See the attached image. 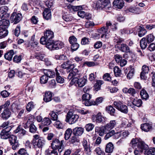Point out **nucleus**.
<instances>
[{
  "label": "nucleus",
  "instance_id": "4468645a",
  "mask_svg": "<svg viewBox=\"0 0 155 155\" xmlns=\"http://www.w3.org/2000/svg\"><path fill=\"white\" fill-rule=\"evenodd\" d=\"M11 115V112L10 110L8 109H5L3 111L0 116L3 120H6L10 117Z\"/></svg>",
  "mask_w": 155,
  "mask_h": 155
},
{
  "label": "nucleus",
  "instance_id": "f8f14e48",
  "mask_svg": "<svg viewBox=\"0 0 155 155\" xmlns=\"http://www.w3.org/2000/svg\"><path fill=\"white\" fill-rule=\"evenodd\" d=\"M108 131L105 125L101 126L100 127H97L96 129V131L97 132L99 135L101 136L104 135L105 133Z\"/></svg>",
  "mask_w": 155,
  "mask_h": 155
},
{
  "label": "nucleus",
  "instance_id": "e2e57ef3",
  "mask_svg": "<svg viewBox=\"0 0 155 155\" xmlns=\"http://www.w3.org/2000/svg\"><path fill=\"white\" fill-rule=\"evenodd\" d=\"M114 57L115 61L118 63L122 59V56L118 54L115 55Z\"/></svg>",
  "mask_w": 155,
  "mask_h": 155
},
{
  "label": "nucleus",
  "instance_id": "cd10ccee",
  "mask_svg": "<svg viewBox=\"0 0 155 155\" xmlns=\"http://www.w3.org/2000/svg\"><path fill=\"white\" fill-rule=\"evenodd\" d=\"M140 94L142 99H145L146 100L148 99L149 97L148 93L144 89H142L141 90L140 92Z\"/></svg>",
  "mask_w": 155,
  "mask_h": 155
},
{
  "label": "nucleus",
  "instance_id": "1a4fd4ad",
  "mask_svg": "<svg viewBox=\"0 0 155 155\" xmlns=\"http://www.w3.org/2000/svg\"><path fill=\"white\" fill-rule=\"evenodd\" d=\"M93 122L97 123H102L104 122V118L100 112H99L96 115H93L92 117Z\"/></svg>",
  "mask_w": 155,
  "mask_h": 155
},
{
  "label": "nucleus",
  "instance_id": "ea45409f",
  "mask_svg": "<svg viewBox=\"0 0 155 155\" xmlns=\"http://www.w3.org/2000/svg\"><path fill=\"white\" fill-rule=\"evenodd\" d=\"M114 104L115 107L119 110L120 109H121L120 107L123 104L120 101H117L114 102Z\"/></svg>",
  "mask_w": 155,
  "mask_h": 155
},
{
  "label": "nucleus",
  "instance_id": "4be33fe9",
  "mask_svg": "<svg viewBox=\"0 0 155 155\" xmlns=\"http://www.w3.org/2000/svg\"><path fill=\"white\" fill-rule=\"evenodd\" d=\"M74 65L73 64L70 63L69 61H67L61 65V67L63 69H69L71 68V67Z\"/></svg>",
  "mask_w": 155,
  "mask_h": 155
},
{
  "label": "nucleus",
  "instance_id": "ddd939ff",
  "mask_svg": "<svg viewBox=\"0 0 155 155\" xmlns=\"http://www.w3.org/2000/svg\"><path fill=\"white\" fill-rule=\"evenodd\" d=\"M84 131L83 127H77L73 129V133L74 136H81L83 133Z\"/></svg>",
  "mask_w": 155,
  "mask_h": 155
},
{
  "label": "nucleus",
  "instance_id": "7c9ffc66",
  "mask_svg": "<svg viewBox=\"0 0 155 155\" xmlns=\"http://www.w3.org/2000/svg\"><path fill=\"white\" fill-rule=\"evenodd\" d=\"M56 80L57 82L61 84L63 83L64 82V79L59 75V74L57 71L56 72Z\"/></svg>",
  "mask_w": 155,
  "mask_h": 155
},
{
  "label": "nucleus",
  "instance_id": "338daca9",
  "mask_svg": "<svg viewBox=\"0 0 155 155\" xmlns=\"http://www.w3.org/2000/svg\"><path fill=\"white\" fill-rule=\"evenodd\" d=\"M84 64L86 65L89 67L94 66L96 65L95 63L93 61H85L84 62Z\"/></svg>",
  "mask_w": 155,
  "mask_h": 155
},
{
  "label": "nucleus",
  "instance_id": "72a5a7b5",
  "mask_svg": "<svg viewBox=\"0 0 155 155\" xmlns=\"http://www.w3.org/2000/svg\"><path fill=\"white\" fill-rule=\"evenodd\" d=\"M48 79V75H43L40 79V82L41 84H45L47 82Z\"/></svg>",
  "mask_w": 155,
  "mask_h": 155
},
{
  "label": "nucleus",
  "instance_id": "dca6fc26",
  "mask_svg": "<svg viewBox=\"0 0 155 155\" xmlns=\"http://www.w3.org/2000/svg\"><path fill=\"white\" fill-rule=\"evenodd\" d=\"M117 123L115 120H110V122L105 125L108 131H110L114 128Z\"/></svg>",
  "mask_w": 155,
  "mask_h": 155
},
{
  "label": "nucleus",
  "instance_id": "5701e85b",
  "mask_svg": "<svg viewBox=\"0 0 155 155\" xmlns=\"http://www.w3.org/2000/svg\"><path fill=\"white\" fill-rule=\"evenodd\" d=\"M148 147L145 150V154L146 155H155V148L148 149Z\"/></svg>",
  "mask_w": 155,
  "mask_h": 155
},
{
  "label": "nucleus",
  "instance_id": "a18cd8bd",
  "mask_svg": "<svg viewBox=\"0 0 155 155\" xmlns=\"http://www.w3.org/2000/svg\"><path fill=\"white\" fill-rule=\"evenodd\" d=\"M78 15L81 18H84L85 16L86 18L87 19H89L91 17H89V15H86L85 12L84 11H80L78 12Z\"/></svg>",
  "mask_w": 155,
  "mask_h": 155
},
{
  "label": "nucleus",
  "instance_id": "e433bc0d",
  "mask_svg": "<svg viewBox=\"0 0 155 155\" xmlns=\"http://www.w3.org/2000/svg\"><path fill=\"white\" fill-rule=\"evenodd\" d=\"M106 26L105 27L108 30L110 29H112L113 30L117 29V28L116 26H115L114 28H113V25H112L110 21H107L106 24Z\"/></svg>",
  "mask_w": 155,
  "mask_h": 155
},
{
  "label": "nucleus",
  "instance_id": "a19ab883",
  "mask_svg": "<svg viewBox=\"0 0 155 155\" xmlns=\"http://www.w3.org/2000/svg\"><path fill=\"white\" fill-rule=\"evenodd\" d=\"M114 104L115 107L119 110L120 109H121L120 107L123 104L120 101H117L114 102Z\"/></svg>",
  "mask_w": 155,
  "mask_h": 155
},
{
  "label": "nucleus",
  "instance_id": "aec40b11",
  "mask_svg": "<svg viewBox=\"0 0 155 155\" xmlns=\"http://www.w3.org/2000/svg\"><path fill=\"white\" fill-rule=\"evenodd\" d=\"M114 146L111 142H109L106 145L105 152L107 153H111L113 151Z\"/></svg>",
  "mask_w": 155,
  "mask_h": 155
},
{
  "label": "nucleus",
  "instance_id": "9d476101",
  "mask_svg": "<svg viewBox=\"0 0 155 155\" xmlns=\"http://www.w3.org/2000/svg\"><path fill=\"white\" fill-rule=\"evenodd\" d=\"M48 30L46 31L44 33V36L41 38L40 40L41 44L45 45L47 48H48Z\"/></svg>",
  "mask_w": 155,
  "mask_h": 155
},
{
  "label": "nucleus",
  "instance_id": "6ab92c4d",
  "mask_svg": "<svg viewBox=\"0 0 155 155\" xmlns=\"http://www.w3.org/2000/svg\"><path fill=\"white\" fill-rule=\"evenodd\" d=\"M14 54L13 50H11L5 54L4 58L7 60L10 61L12 60Z\"/></svg>",
  "mask_w": 155,
  "mask_h": 155
},
{
  "label": "nucleus",
  "instance_id": "774afa93",
  "mask_svg": "<svg viewBox=\"0 0 155 155\" xmlns=\"http://www.w3.org/2000/svg\"><path fill=\"white\" fill-rule=\"evenodd\" d=\"M38 43L36 41H34L33 42L29 44L28 46L29 48L30 49H32L34 48L35 47L36 45H38Z\"/></svg>",
  "mask_w": 155,
  "mask_h": 155
},
{
  "label": "nucleus",
  "instance_id": "4d7b16f0",
  "mask_svg": "<svg viewBox=\"0 0 155 155\" xmlns=\"http://www.w3.org/2000/svg\"><path fill=\"white\" fill-rule=\"evenodd\" d=\"M91 98V95L88 93L85 94L82 96V99L83 100H90Z\"/></svg>",
  "mask_w": 155,
  "mask_h": 155
},
{
  "label": "nucleus",
  "instance_id": "c85d7f7f",
  "mask_svg": "<svg viewBox=\"0 0 155 155\" xmlns=\"http://www.w3.org/2000/svg\"><path fill=\"white\" fill-rule=\"evenodd\" d=\"M103 84V81H98L95 84L94 86V89L95 91H97L100 89L101 85Z\"/></svg>",
  "mask_w": 155,
  "mask_h": 155
},
{
  "label": "nucleus",
  "instance_id": "c03bdc74",
  "mask_svg": "<svg viewBox=\"0 0 155 155\" xmlns=\"http://www.w3.org/2000/svg\"><path fill=\"white\" fill-rule=\"evenodd\" d=\"M139 27V29L140 30L138 31V35L139 37H142L146 33L147 31L145 29L140 27Z\"/></svg>",
  "mask_w": 155,
  "mask_h": 155
},
{
  "label": "nucleus",
  "instance_id": "37998d69",
  "mask_svg": "<svg viewBox=\"0 0 155 155\" xmlns=\"http://www.w3.org/2000/svg\"><path fill=\"white\" fill-rule=\"evenodd\" d=\"M43 18L47 20H48V9L45 8L44 9L42 13Z\"/></svg>",
  "mask_w": 155,
  "mask_h": 155
},
{
  "label": "nucleus",
  "instance_id": "393cba45",
  "mask_svg": "<svg viewBox=\"0 0 155 155\" xmlns=\"http://www.w3.org/2000/svg\"><path fill=\"white\" fill-rule=\"evenodd\" d=\"M72 131L71 128H68L65 131L64 134V139L65 140H68L70 137Z\"/></svg>",
  "mask_w": 155,
  "mask_h": 155
},
{
  "label": "nucleus",
  "instance_id": "13d9d810",
  "mask_svg": "<svg viewBox=\"0 0 155 155\" xmlns=\"http://www.w3.org/2000/svg\"><path fill=\"white\" fill-rule=\"evenodd\" d=\"M103 78L104 80L107 81H110L111 80L110 74L108 73H106L104 75Z\"/></svg>",
  "mask_w": 155,
  "mask_h": 155
},
{
  "label": "nucleus",
  "instance_id": "f03ea898",
  "mask_svg": "<svg viewBox=\"0 0 155 155\" xmlns=\"http://www.w3.org/2000/svg\"><path fill=\"white\" fill-rule=\"evenodd\" d=\"M130 144L133 148H138L141 150V148L144 150L148 147V145L141 140L138 138H133L131 140Z\"/></svg>",
  "mask_w": 155,
  "mask_h": 155
},
{
  "label": "nucleus",
  "instance_id": "052dcab7",
  "mask_svg": "<svg viewBox=\"0 0 155 155\" xmlns=\"http://www.w3.org/2000/svg\"><path fill=\"white\" fill-rule=\"evenodd\" d=\"M134 74V69H131L127 74V77L129 79H131L133 76Z\"/></svg>",
  "mask_w": 155,
  "mask_h": 155
},
{
  "label": "nucleus",
  "instance_id": "0e129e2a",
  "mask_svg": "<svg viewBox=\"0 0 155 155\" xmlns=\"http://www.w3.org/2000/svg\"><path fill=\"white\" fill-rule=\"evenodd\" d=\"M37 128L34 125V124H32L29 127V131L30 132L32 133H35L37 130Z\"/></svg>",
  "mask_w": 155,
  "mask_h": 155
},
{
  "label": "nucleus",
  "instance_id": "39448f33",
  "mask_svg": "<svg viewBox=\"0 0 155 155\" xmlns=\"http://www.w3.org/2000/svg\"><path fill=\"white\" fill-rule=\"evenodd\" d=\"M82 143L85 153L88 155L91 154V151L89 140L84 138Z\"/></svg>",
  "mask_w": 155,
  "mask_h": 155
},
{
  "label": "nucleus",
  "instance_id": "4c0bfd02",
  "mask_svg": "<svg viewBox=\"0 0 155 155\" xmlns=\"http://www.w3.org/2000/svg\"><path fill=\"white\" fill-rule=\"evenodd\" d=\"M45 141L41 139H39L34 146H37L39 148H41L45 144Z\"/></svg>",
  "mask_w": 155,
  "mask_h": 155
},
{
  "label": "nucleus",
  "instance_id": "0eeeda50",
  "mask_svg": "<svg viewBox=\"0 0 155 155\" xmlns=\"http://www.w3.org/2000/svg\"><path fill=\"white\" fill-rule=\"evenodd\" d=\"M8 138L10 144L12 146V149L13 150H16L19 146L16 137L13 135H10Z\"/></svg>",
  "mask_w": 155,
  "mask_h": 155
},
{
  "label": "nucleus",
  "instance_id": "b1692460",
  "mask_svg": "<svg viewBox=\"0 0 155 155\" xmlns=\"http://www.w3.org/2000/svg\"><path fill=\"white\" fill-rule=\"evenodd\" d=\"M134 105L138 107H140L142 104V101L140 99H138L137 98H135L132 102Z\"/></svg>",
  "mask_w": 155,
  "mask_h": 155
},
{
  "label": "nucleus",
  "instance_id": "69168bd1",
  "mask_svg": "<svg viewBox=\"0 0 155 155\" xmlns=\"http://www.w3.org/2000/svg\"><path fill=\"white\" fill-rule=\"evenodd\" d=\"M51 119L53 121H56L58 120V116L55 112H52L51 114Z\"/></svg>",
  "mask_w": 155,
  "mask_h": 155
},
{
  "label": "nucleus",
  "instance_id": "864d4df0",
  "mask_svg": "<svg viewBox=\"0 0 155 155\" xmlns=\"http://www.w3.org/2000/svg\"><path fill=\"white\" fill-rule=\"evenodd\" d=\"M94 127V125L91 123L87 124L85 126L86 129L87 131H90L92 130Z\"/></svg>",
  "mask_w": 155,
  "mask_h": 155
},
{
  "label": "nucleus",
  "instance_id": "6e6552de",
  "mask_svg": "<svg viewBox=\"0 0 155 155\" xmlns=\"http://www.w3.org/2000/svg\"><path fill=\"white\" fill-rule=\"evenodd\" d=\"M22 18V16L21 14L14 12L12 14L10 19L12 22H14V24H16L21 20Z\"/></svg>",
  "mask_w": 155,
  "mask_h": 155
},
{
  "label": "nucleus",
  "instance_id": "58836bf2",
  "mask_svg": "<svg viewBox=\"0 0 155 155\" xmlns=\"http://www.w3.org/2000/svg\"><path fill=\"white\" fill-rule=\"evenodd\" d=\"M18 76L20 78H23L25 79L29 77V75L25 73H23L21 71H19L17 72Z\"/></svg>",
  "mask_w": 155,
  "mask_h": 155
},
{
  "label": "nucleus",
  "instance_id": "9b49d317",
  "mask_svg": "<svg viewBox=\"0 0 155 155\" xmlns=\"http://www.w3.org/2000/svg\"><path fill=\"white\" fill-rule=\"evenodd\" d=\"M107 132H108L106 133L104 137V139L105 140H107L114 135L115 137V138H118L120 135V133H115V130H114L108 131Z\"/></svg>",
  "mask_w": 155,
  "mask_h": 155
},
{
  "label": "nucleus",
  "instance_id": "473e14b6",
  "mask_svg": "<svg viewBox=\"0 0 155 155\" xmlns=\"http://www.w3.org/2000/svg\"><path fill=\"white\" fill-rule=\"evenodd\" d=\"M114 71L116 76H121V70L117 66L115 67L114 68Z\"/></svg>",
  "mask_w": 155,
  "mask_h": 155
},
{
  "label": "nucleus",
  "instance_id": "a211bd4d",
  "mask_svg": "<svg viewBox=\"0 0 155 155\" xmlns=\"http://www.w3.org/2000/svg\"><path fill=\"white\" fill-rule=\"evenodd\" d=\"M87 80L86 77H83L78 78L77 84L80 87H82L84 86L86 83Z\"/></svg>",
  "mask_w": 155,
  "mask_h": 155
},
{
  "label": "nucleus",
  "instance_id": "7ed1b4c3",
  "mask_svg": "<svg viewBox=\"0 0 155 155\" xmlns=\"http://www.w3.org/2000/svg\"><path fill=\"white\" fill-rule=\"evenodd\" d=\"M64 140H62L60 141L58 139H55L53 140L51 143L52 148L54 150L58 149L59 153H61L63 149V145Z\"/></svg>",
  "mask_w": 155,
  "mask_h": 155
},
{
  "label": "nucleus",
  "instance_id": "de8ad7c7",
  "mask_svg": "<svg viewBox=\"0 0 155 155\" xmlns=\"http://www.w3.org/2000/svg\"><path fill=\"white\" fill-rule=\"evenodd\" d=\"M8 31L6 30H3L0 31V39L4 38L8 34Z\"/></svg>",
  "mask_w": 155,
  "mask_h": 155
},
{
  "label": "nucleus",
  "instance_id": "6e6d98bb",
  "mask_svg": "<svg viewBox=\"0 0 155 155\" xmlns=\"http://www.w3.org/2000/svg\"><path fill=\"white\" fill-rule=\"evenodd\" d=\"M81 78L80 75H78V76H74V77L71 79V81L70 82V84H73L75 83L76 82L78 83V78Z\"/></svg>",
  "mask_w": 155,
  "mask_h": 155
},
{
  "label": "nucleus",
  "instance_id": "79ce46f5",
  "mask_svg": "<svg viewBox=\"0 0 155 155\" xmlns=\"http://www.w3.org/2000/svg\"><path fill=\"white\" fill-rule=\"evenodd\" d=\"M8 10V6L5 5L0 7V13L2 14H5Z\"/></svg>",
  "mask_w": 155,
  "mask_h": 155
},
{
  "label": "nucleus",
  "instance_id": "412c9836",
  "mask_svg": "<svg viewBox=\"0 0 155 155\" xmlns=\"http://www.w3.org/2000/svg\"><path fill=\"white\" fill-rule=\"evenodd\" d=\"M141 128L145 132H148L151 129L152 126L150 124L145 123L141 125Z\"/></svg>",
  "mask_w": 155,
  "mask_h": 155
},
{
  "label": "nucleus",
  "instance_id": "20e7f679",
  "mask_svg": "<svg viewBox=\"0 0 155 155\" xmlns=\"http://www.w3.org/2000/svg\"><path fill=\"white\" fill-rule=\"evenodd\" d=\"M79 116L77 114H74L71 112H68L66 116L65 121L68 122L70 124H72L74 123L78 120Z\"/></svg>",
  "mask_w": 155,
  "mask_h": 155
},
{
  "label": "nucleus",
  "instance_id": "c9c22d12",
  "mask_svg": "<svg viewBox=\"0 0 155 155\" xmlns=\"http://www.w3.org/2000/svg\"><path fill=\"white\" fill-rule=\"evenodd\" d=\"M106 109L108 111V113L113 116L114 115V114L115 112V109L111 106H110L106 107Z\"/></svg>",
  "mask_w": 155,
  "mask_h": 155
},
{
  "label": "nucleus",
  "instance_id": "f3484780",
  "mask_svg": "<svg viewBox=\"0 0 155 155\" xmlns=\"http://www.w3.org/2000/svg\"><path fill=\"white\" fill-rule=\"evenodd\" d=\"M119 49L121 51L125 53L130 52V49L129 47L126 44H122L120 45Z\"/></svg>",
  "mask_w": 155,
  "mask_h": 155
},
{
  "label": "nucleus",
  "instance_id": "423d86ee",
  "mask_svg": "<svg viewBox=\"0 0 155 155\" xmlns=\"http://www.w3.org/2000/svg\"><path fill=\"white\" fill-rule=\"evenodd\" d=\"M107 5V3L106 2H103L101 0L95 1L92 4V7L95 9H103Z\"/></svg>",
  "mask_w": 155,
  "mask_h": 155
},
{
  "label": "nucleus",
  "instance_id": "603ef678",
  "mask_svg": "<svg viewBox=\"0 0 155 155\" xmlns=\"http://www.w3.org/2000/svg\"><path fill=\"white\" fill-rule=\"evenodd\" d=\"M79 47V45L76 42L71 44V48L72 50L75 51L77 50Z\"/></svg>",
  "mask_w": 155,
  "mask_h": 155
},
{
  "label": "nucleus",
  "instance_id": "f704fd0d",
  "mask_svg": "<svg viewBox=\"0 0 155 155\" xmlns=\"http://www.w3.org/2000/svg\"><path fill=\"white\" fill-rule=\"evenodd\" d=\"M10 135L9 133L5 132L2 130L0 134V136L1 138L3 139H6L8 138Z\"/></svg>",
  "mask_w": 155,
  "mask_h": 155
},
{
  "label": "nucleus",
  "instance_id": "2eb2a0df",
  "mask_svg": "<svg viewBox=\"0 0 155 155\" xmlns=\"http://www.w3.org/2000/svg\"><path fill=\"white\" fill-rule=\"evenodd\" d=\"M124 4L123 0H115L113 2V6L118 9H121L124 6Z\"/></svg>",
  "mask_w": 155,
  "mask_h": 155
},
{
  "label": "nucleus",
  "instance_id": "bf43d9fd",
  "mask_svg": "<svg viewBox=\"0 0 155 155\" xmlns=\"http://www.w3.org/2000/svg\"><path fill=\"white\" fill-rule=\"evenodd\" d=\"M21 60V55L19 56L15 55L13 58V61L16 63H18L20 62Z\"/></svg>",
  "mask_w": 155,
  "mask_h": 155
},
{
  "label": "nucleus",
  "instance_id": "bb28decb",
  "mask_svg": "<svg viewBox=\"0 0 155 155\" xmlns=\"http://www.w3.org/2000/svg\"><path fill=\"white\" fill-rule=\"evenodd\" d=\"M129 12L135 14H139L141 12L140 8L137 7L135 8H130L128 9Z\"/></svg>",
  "mask_w": 155,
  "mask_h": 155
},
{
  "label": "nucleus",
  "instance_id": "5fc2aeb1",
  "mask_svg": "<svg viewBox=\"0 0 155 155\" xmlns=\"http://www.w3.org/2000/svg\"><path fill=\"white\" fill-rule=\"evenodd\" d=\"M18 109V107L17 104L14 103L12 105L11 110L12 111L15 112Z\"/></svg>",
  "mask_w": 155,
  "mask_h": 155
},
{
  "label": "nucleus",
  "instance_id": "c756f323",
  "mask_svg": "<svg viewBox=\"0 0 155 155\" xmlns=\"http://www.w3.org/2000/svg\"><path fill=\"white\" fill-rule=\"evenodd\" d=\"M100 32L102 35L101 36V37L103 38L104 35H105L107 34H108V32H110V31L108 30L104 26L102 27L100 30Z\"/></svg>",
  "mask_w": 155,
  "mask_h": 155
},
{
  "label": "nucleus",
  "instance_id": "3c124183",
  "mask_svg": "<svg viewBox=\"0 0 155 155\" xmlns=\"http://www.w3.org/2000/svg\"><path fill=\"white\" fill-rule=\"evenodd\" d=\"M121 109H119V110L125 114H127L128 112V109L127 107L123 104L120 107Z\"/></svg>",
  "mask_w": 155,
  "mask_h": 155
},
{
  "label": "nucleus",
  "instance_id": "a878e982",
  "mask_svg": "<svg viewBox=\"0 0 155 155\" xmlns=\"http://www.w3.org/2000/svg\"><path fill=\"white\" fill-rule=\"evenodd\" d=\"M146 41L145 38H143L140 41V46L142 49H145L147 47V43Z\"/></svg>",
  "mask_w": 155,
  "mask_h": 155
},
{
  "label": "nucleus",
  "instance_id": "8fccbe9b",
  "mask_svg": "<svg viewBox=\"0 0 155 155\" xmlns=\"http://www.w3.org/2000/svg\"><path fill=\"white\" fill-rule=\"evenodd\" d=\"M77 38L74 35L69 37L68 41L71 44L77 42Z\"/></svg>",
  "mask_w": 155,
  "mask_h": 155
},
{
  "label": "nucleus",
  "instance_id": "680f3d73",
  "mask_svg": "<svg viewBox=\"0 0 155 155\" xmlns=\"http://www.w3.org/2000/svg\"><path fill=\"white\" fill-rule=\"evenodd\" d=\"M89 41L88 38L86 37H84L81 39V44L83 45L89 44Z\"/></svg>",
  "mask_w": 155,
  "mask_h": 155
},
{
  "label": "nucleus",
  "instance_id": "f257e3e1",
  "mask_svg": "<svg viewBox=\"0 0 155 155\" xmlns=\"http://www.w3.org/2000/svg\"><path fill=\"white\" fill-rule=\"evenodd\" d=\"M49 49L54 50L62 48L64 46V44L62 42L57 41H54L50 39L54 37V32L49 30Z\"/></svg>",
  "mask_w": 155,
  "mask_h": 155
},
{
  "label": "nucleus",
  "instance_id": "2f4dec72",
  "mask_svg": "<svg viewBox=\"0 0 155 155\" xmlns=\"http://www.w3.org/2000/svg\"><path fill=\"white\" fill-rule=\"evenodd\" d=\"M145 38L147 43L149 44L154 41L155 37L153 35L150 34L148 35Z\"/></svg>",
  "mask_w": 155,
  "mask_h": 155
},
{
  "label": "nucleus",
  "instance_id": "09e8293b",
  "mask_svg": "<svg viewBox=\"0 0 155 155\" xmlns=\"http://www.w3.org/2000/svg\"><path fill=\"white\" fill-rule=\"evenodd\" d=\"M34 106L33 103L31 101L29 102L26 106V109L28 111H30L31 110L34 108Z\"/></svg>",
  "mask_w": 155,
  "mask_h": 155
},
{
  "label": "nucleus",
  "instance_id": "49530a36",
  "mask_svg": "<svg viewBox=\"0 0 155 155\" xmlns=\"http://www.w3.org/2000/svg\"><path fill=\"white\" fill-rule=\"evenodd\" d=\"M55 121L54 124V126L58 129H62L63 127V125L62 124L59 120H57Z\"/></svg>",
  "mask_w": 155,
  "mask_h": 155
}]
</instances>
